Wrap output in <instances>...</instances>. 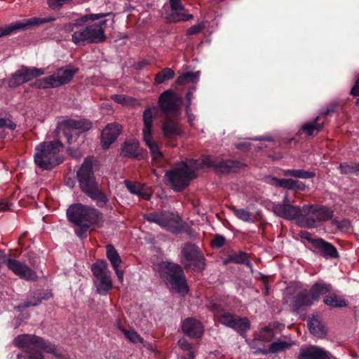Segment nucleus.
Returning a JSON list of instances; mask_svg holds the SVG:
<instances>
[{
	"label": "nucleus",
	"instance_id": "f257e3e1",
	"mask_svg": "<svg viewBox=\"0 0 359 359\" xmlns=\"http://www.w3.org/2000/svg\"><path fill=\"white\" fill-rule=\"evenodd\" d=\"M13 344L24 352L18 354L16 359H45L43 353H51L57 358H62V354L54 344L35 334H19L14 338Z\"/></svg>",
	"mask_w": 359,
	"mask_h": 359
},
{
	"label": "nucleus",
	"instance_id": "f03ea898",
	"mask_svg": "<svg viewBox=\"0 0 359 359\" xmlns=\"http://www.w3.org/2000/svg\"><path fill=\"white\" fill-rule=\"evenodd\" d=\"M68 220L79 227L75 233L80 238L86 236L93 224H97L103 220L102 212L95 208L76 203L70 205L67 210Z\"/></svg>",
	"mask_w": 359,
	"mask_h": 359
},
{
	"label": "nucleus",
	"instance_id": "7ed1b4c3",
	"mask_svg": "<svg viewBox=\"0 0 359 359\" xmlns=\"http://www.w3.org/2000/svg\"><path fill=\"white\" fill-rule=\"evenodd\" d=\"M77 177L81 190L93 201L99 208L107 205L109 198L95 181L93 172V163L90 159H86L77 172Z\"/></svg>",
	"mask_w": 359,
	"mask_h": 359
},
{
	"label": "nucleus",
	"instance_id": "20e7f679",
	"mask_svg": "<svg viewBox=\"0 0 359 359\" xmlns=\"http://www.w3.org/2000/svg\"><path fill=\"white\" fill-rule=\"evenodd\" d=\"M202 168L197 160L191 161L190 165L185 163H180L177 167L168 170L165 174L166 184L177 191L184 189L196 175V170Z\"/></svg>",
	"mask_w": 359,
	"mask_h": 359
},
{
	"label": "nucleus",
	"instance_id": "39448f33",
	"mask_svg": "<svg viewBox=\"0 0 359 359\" xmlns=\"http://www.w3.org/2000/svg\"><path fill=\"white\" fill-rule=\"evenodd\" d=\"M62 145L59 141L43 142L35 148L34 160L42 170H50L62 162L59 153Z\"/></svg>",
	"mask_w": 359,
	"mask_h": 359
},
{
	"label": "nucleus",
	"instance_id": "423d86ee",
	"mask_svg": "<svg viewBox=\"0 0 359 359\" xmlns=\"http://www.w3.org/2000/svg\"><path fill=\"white\" fill-rule=\"evenodd\" d=\"M161 278L172 290L182 294L188 292L186 278L182 267L174 263L162 262L160 264Z\"/></svg>",
	"mask_w": 359,
	"mask_h": 359
},
{
	"label": "nucleus",
	"instance_id": "0eeeda50",
	"mask_svg": "<svg viewBox=\"0 0 359 359\" xmlns=\"http://www.w3.org/2000/svg\"><path fill=\"white\" fill-rule=\"evenodd\" d=\"M158 109L157 107H147L143 112V141L149 149L154 161H159L163 158V154L158 144L152 136L153 121L157 116Z\"/></svg>",
	"mask_w": 359,
	"mask_h": 359
},
{
	"label": "nucleus",
	"instance_id": "6e6552de",
	"mask_svg": "<svg viewBox=\"0 0 359 359\" xmlns=\"http://www.w3.org/2000/svg\"><path fill=\"white\" fill-rule=\"evenodd\" d=\"M114 14L110 13H90L81 15L79 18L76 19L73 24L74 27L77 28L76 31L72 34V41L76 46H86L90 43L88 28L87 25L83 26L84 24L88 21H96L107 16H111V25L114 22Z\"/></svg>",
	"mask_w": 359,
	"mask_h": 359
},
{
	"label": "nucleus",
	"instance_id": "1a4fd4ad",
	"mask_svg": "<svg viewBox=\"0 0 359 359\" xmlns=\"http://www.w3.org/2000/svg\"><path fill=\"white\" fill-rule=\"evenodd\" d=\"M79 72L76 67H60L51 75L36 79L31 86L38 90L58 88L69 83Z\"/></svg>",
	"mask_w": 359,
	"mask_h": 359
},
{
	"label": "nucleus",
	"instance_id": "9d476101",
	"mask_svg": "<svg viewBox=\"0 0 359 359\" xmlns=\"http://www.w3.org/2000/svg\"><path fill=\"white\" fill-rule=\"evenodd\" d=\"M144 218L149 222H154L161 228L172 233H179L184 229L181 217L172 212L161 210L150 212L144 215Z\"/></svg>",
	"mask_w": 359,
	"mask_h": 359
},
{
	"label": "nucleus",
	"instance_id": "9b49d317",
	"mask_svg": "<svg viewBox=\"0 0 359 359\" xmlns=\"http://www.w3.org/2000/svg\"><path fill=\"white\" fill-rule=\"evenodd\" d=\"M180 262L186 269L201 271L205 268V257L194 244L187 243L181 250Z\"/></svg>",
	"mask_w": 359,
	"mask_h": 359
},
{
	"label": "nucleus",
	"instance_id": "f8f14e48",
	"mask_svg": "<svg viewBox=\"0 0 359 359\" xmlns=\"http://www.w3.org/2000/svg\"><path fill=\"white\" fill-rule=\"evenodd\" d=\"M212 310L215 312V318L226 327L239 332H245L250 327V323L246 318H241L228 312L221 313L220 308L217 305L212 306Z\"/></svg>",
	"mask_w": 359,
	"mask_h": 359
},
{
	"label": "nucleus",
	"instance_id": "ddd939ff",
	"mask_svg": "<svg viewBox=\"0 0 359 359\" xmlns=\"http://www.w3.org/2000/svg\"><path fill=\"white\" fill-rule=\"evenodd\" d=\"M202 168L203 166L212 168L216 172L220 173H229L236 172L245 166V165L239 161L232 160H224L217 157L205 156L199 161Z\"/></svg>",
	"mask_w": 359,
	"mask_h": 359
},
{
	"label": "nucleus",
	"instance_id": "4468645a",
	"mask_svg": "<svg viewBox=\"0 0 359 359\" xmlns=\"http://www.w3.org/2000/svg\"><path fill=\"white\" fill-rule=\"evenodd\" d=\"M182 104V97L174 91H163L158 97L159 107L167 116H178L181 114Z\"/></svg>",
	"mask_w": 359,
	"mask_h": 359
},
{
	"label": "nucleus",
	"instance_id": "2eb2a0df",
	"mask_svg": "<svg viewBox=\"0 0 359 359\" xmlns=\"http://www.w3.org/2000/svg\"><path fill=\"white\" fill-rule=\"evenodd\" d=\"M44 70L35 67L22 66L8 79L7 84L9 88H17L20 85L29 82L44 74Z\"/></svg>",
	"mask_w": 359,
	"mask_h": 359
},
{
	"label": "nucleus",
	"instance_id": "dca6fc26",
	"mask_svg": "<svg viewBox=\"0 0 359 359\" xmlns=\"http://www.w3.org/2000/svg\"><path fill=\"white\" fill-rule=\"evenodd\" d=\"M55 18H32L25 19L21 21H17L14 23L10 24L4 27H0V38L5 36L11 35L16 33L19 30L28 29L32 26L41 25L42 24L53 22Z\"/></svg>",
	"mask_w": 359,
	"mask_h": 359
},
{
	"label": "nucleus",
	"instance_id": "f3484780",
	"mask_svg": "<svg viewBox=\"0 0 359 359\" xmlns=\"http://www.w3.org/2000/svg\"><path fill=\"white\" fill-rule=\"evenodd\" d=\"M6 266L21 279L29 281H34L38 278L36 272L30 269L25 263L18 259L8 258L4 260Z\"/></svg>",
	"mask_w": 359,
	"mask_h": 359
},
{
	"label": "nucleus",
	"instance_id": "a211bd4d",
	"mask_svg": "<svg viewBox=\"0 0 359 359\" xmlns=\"http://www.w3.org/2000/svg\"><path fill=\"white\" fill-rule=\"evenodd\" d=\"M169 4L171 12L166 15V20L168 22H186L194 18L193 15L186 13L187 9L182 4V0H169Z\"/></svg>",
	"mask_w": 359,
	"mask_h": 359
},
{
	"label": "nucleus",
	"instance_id": "6ab92c4d",
	"mask_svg": "<svg viewBox=\"0 0 359 359\" xmlns=\"http://www.w3.org/2000/svg\"><path fill=\"white\" fill-rule=\"evenodd\" d=\"M97 20V22L87 25L90 44L100 43L107 39L105 29L109 20L102 18Z\"/></svg>",
	"mask_w": 359,
	"mask_h": 359
},
{
	"label": "nucleus",
	"instance_id": "aec40b11",
	"mask_svg": "<svg viewBox=\"0 0 359 359\" xmlns=\"http://www.w3.org/2000/svg\"><path fill=\"white\" fill-rule=\"evenodd\" d=\"M122 127L117 123H108L102 130L101 143L104 149H107L120 135Z\"/></svg>",
	"mask_w": 359,
	"mask_h": 359
},
{
	"label": "nucleus",
	"instance_id": "412c9836",
	"mask_svg": "<svg viewBox=\"0 0 359 359\" xmlns=\"http://www.w3.org/2000/svg\"><path fill=\"white\" fill-rule=\"evenodd\" d=\"M298 359H336L329 352L315 346L302 348Z\"/></svg>",
	"mask_w": 359,
	"mask_h": 359
},
{
	"label": "nucleus",
	"instance_id": "4be33fe9",
	"mask_svg": "<svg viewBox=\"0 0 359 359\" xmlns=\"http://www.w3.org/2000/svg\"><path fill=\"white\" fill-rule=\"evenodd\" d=\"M182 330L184 334L191 338H200L204 331L202 323L194 318H187L183 320Z\"/></svg>",
	"mask_w": 359,
	"mask_h": 359
},
{
	"label": "nucleus",
	"instance_id": "5701e85b",
	"mask_svg": "<svg viewBox=\"0 0 359 359\" xmlns=\"http://www.w3.org/2000/svg\"><path fill=\"white\" fill-rule=\"evenodd\" d=\"M121 155L124 157L135 158L140 160L146 156V151L140 148L138 141H128L123 144Z\"/></svg>",
	"mask_w": 359,
	"mask_h": 359
},
{
	"label": "nucleus",
	"instance_id": "b1692460",
	"mask_svg": "<svg viewBox=\"0 0 359 359\" xmlns=\"http://www.w3.org/2000/svg\"><path fill=\"white\" fill-rule=\"evenodd\" d=\"M272 210L276 215L286 219L298 218V214L300 212L299 206L291 204L274 203Z\"/></svg>",
	"mask_w": 359,
	"mask_h": 359
},
{
	"label": "nucleus",
	"instance_id": "393cba45",
	"mask_svg": "<svg viewBox=\"0 0 359 359\" xmlns=\"http://www.w3.org/2000/svg\"><path fill=\"white\" fill-rule=\"evenodd\" d=\"M312 244L320 250L321 255L324 257L337 258L339 257L337 248L323 238L312 240Z\"/></svg>",
	"mask_w": 359,
	"mask_h": 359
},
{
	"label": "nucleus",
	"instance_id": "a878e982",
	"mask_svg": "<svg viewBox=\"0 0 359 359\" xmlns=\"http://www.w3.org/2000/svg\"><path fill=\"white\" fill-rule=\"evenodd\" d=\"M106 249L107 257L112 265L118 280L122 283L123 280V273L118 269L119 265L121 263V257L112 245H107Z\"/></svg>",
	"mask_w": 359,
	"mask_h": 359
},
{
	"label": "nucleus",
	"instance_id": "bb28decb",
	"mask_svg": "<svg viewBox=\"0 0 359 359\" xmlns=\"http://www.w3.org/2000/svg\"><path fill=\"white\" fill-rule=\"evenodd\" d=\"M284 328V324L278 322L270 323L267 326L260 329V337L266 341H271L275 339V335L280 333Z\"/></svg>",
	"mask_w": 359,
	"mask_h": 359
},
{
	"label": "nucleus",
	"instance_id": "cd10ccee",
	"mask_svg": "<svg viewBox=\"0 0 359 359\" xmlns=\"http://www.w3.org/2000/svg\"><path fill=\"white\" fill-rule=\"evenodd\" d=\"M163 136L167 139H174L182 135V129L178 123L170 118H167L162 125Z\"/></svg>",
	"mask_w": 359,
	"mask_h": 359
},
{
	"label": "nucleus",
	"instance_id": "c85d7f7f",
	"mask_svg": "<svg viewBox=\"0 0 359 359\" xmlns=\"http://www.w3.org/2000/svg\"><path fill=\"white\" fill-rule=\"evenodd\" d=\"M61 126L66 130L75 129L85 132L92 128V123L88 119H68L62 121Z\"/></svg>",
	"mask_w": 359,
	"mask_h": 359
},
{
	"label": "nucleus",
	"instance_id": "c756f323",
	"mask_svg": "<svg viewBox=\"0 0 359 359\" xmlns=\"http://www.w3.org/2000/svg\"><path fill=\"white\" fill-rule=\"evenodd\" d=\"M313 301L314 300L312 299V296L311 295L310 297V294L307 292H300L293 297L292 302V309L294 311L298 312L302 306L312 305Z\"/></svg>",
	"mask_w": 359,
	"mask_h": 359
},
{
	"label": "nucleus",
	"instance_id": "7c9ffc66",
	"mask_svg": "<svg viewBox=\"0 0 359 359\" xmlns=\"http://www.w3.org/2000/svg\"><path fill=\"white\" fill-rule=\"evenodd\" d=\"M200 74L199 71L182 72L176 79L175 83L179 86L187 84H195L198 81Z\"/></svg>",
	"mask_w": 359,
	"mask_h": 359
},
{
	"label": "nucleus",
	"instance_id": "2f4dec72",
	"mask_svg": "<svg viewBox=\"0 0 359 359\" xmlns=\"http://www.w3.org/2000/svg\"><path fill=\"white\" fill-rule=\"evenodd\" d=\"M91 271L95 276V283H97L104 276H108L111 273L108 269L107 263L104 260H100L94 263L91 266Z\"/></svg>",
	"mask_w": 359,
	"mask_h": 359
},
{
	"label": "nucleus",
	"instance_id": "473e14b6",
	"mask_svg": "<svg viewBox=\"0 0 359 359\" xmlns=\"http://www.w3.org/2000/svg\"><path fill=\"white\" fill-rule=\"evenodd\" d=\"M299 213L298 214V218L301 217L306 222L308 227H314L316 224V220L313 218V211L315 207L312 205H305L300 208L299 206Z\"/></svg>",
	"mask_w": 359,
	"mask_h": 359
},
{
	"label": "nucleus",
	"instance_id": "72a5a7b5",
	"mask_svg": "<svg viewBox=\"0 0 359 359\" xmlns=\"http://www.w3.org/2000/svg\"><path fill=\"white\" fill-rule=\"evenodd\" d=\"M332 287L330 284H327L323 282L315 283L311 288L310 294L312 296V299L318 301L321 295L331 292Z\"/></svg>",
	"mask_w": 359,
	"mask_h": 359
},
{
	"label": "nucleus",
	"instance_id": "f704fd0d",
	"mask_svg": "<svg viewBox=\"0 0 359 359\" xmlns=\"http://www.w3.org/2000/svg\"><path fill=\"white\" fill-rule=\"evenodd\" d=\"M308 326L310 332L314 336L322 337L325 334L326 330L324 325L321 323L320 320L315 316L309 318L308 320Z\"/></svg>",
	"mask_w": 359,
	"mask_h": 359
},
{
	"label": "nucleus",
	"instance_id": "c9c22d12",
	"mask_svg": "<svg viewBox=\"0 0 359 359\" xmlns=\"http://www.w3.org/2000/svg\"><path fill=\"white\" fill-rule=\"evenodd\" d=\"M320 116L311 122L303 124L301 127V131L307 135H313L317 134L323 127V122L320 123Z\"/></svg>",
	"mask_w": 359,
	"mask_h": 359
},
{
	"label": "nucleus",
	"instance_id": "e433bc0d",
	"mask_svg": "<svg viewBox=\"0 0 359 359\" xmlns=\"http://www.w3.org/2000/svg\"><path fill=\"white\" fill-rule=\"evenodd\" d=\"M294 344V343L292 341H286L278 339L270 344L267 351L270 353H278L289 349Z\"/></svg>",
	"mask_w": 359,
	"mask_h": 359
},
{
	"label": "nucleus",
	"instance_id": "4c0bfd02",
	"mask_svg": "<svg viewBox=\"0 0 359 359\" xmlns=\"http://www.w3.org/2000/svg\"><path fill=\"white\" fill-rule=\"evenodd\" d=\"M175 75V73L172 69L165 67L156 74L154 79V84L158 86L159 84L163 83L165 81L173 79Z\"/></svg>",
	"mask_w": 359,
	"mask_h": 359
},
{
	"label": "nucleus",
	"instance_id": "58836bf2",
	"mask_svg": "<svg viewBox=\"0 0 359 359\" xmlns=\"http://www.w3.org/2000/svg\"><path fill=\"white\" fill-rule=\"evenodd\" d=\"M122 332L126 339H128L130 342L135 344H141L142 346L147 347L148 348L151 347V345L149 343L144 341L140 335L135 330H127L123 329L122 330Z\"/></svg>",
	"mask_w": 359,
	"mask_h": 359
},
{
	"label": "nucleus",
	"instance_id": "ea45409f",
	"mask_svg": "<svg viewBox=\"0 0 359 359\" xmlns=\"http://www.w3.org/2000/svg\"><path fill=\"white\" fill-rule=\"evenodd\" d=\"M126 186L128 190L133 194L137 195L138 196L144 198L146 200L149 199V194L145 192L143 187L140 184L132 183L129 181H125Z\"/></svg>",
	"mask_w": 359,
	"mask_h": 359
},
{
	"label": "nucleus",
	"instance_id": "a19ab883",
	"mask_svg": "<svg viewBox=\"0 0 359 359\" xmlns=\"http://www.w3.org/2000/svg\"><path fill=\"white\" fill-rule=\"evenodd\" d=\"M333 216V212L327 208L320 207L315 208L313 211V218L318 221H327L330 219Z\"/></svg>",
	"mask_w": 359,
	"mask_h": 359
},
{
	"label": "nucleus",
	"instance_id": "79ce46f5",
	"mask_svg": "<svg viewBox=\"0 0 359 359\" xmlns=\"http://www.w3.org/2000/svg\"><path fill=\"white\" fill-rule=\"evenodd\" d=\"M95 284L97 285V291L98 293L102 294H107L112 287L111 274L104 276V277Z\"/></svg>",
	"mask_w": 359,
	"mask_h": 359
},
{
	"label": "nucleus",
	"instance_id": "37998d69",
	"mask_svg": "<svg viewBox=\"0 0 359 359\" xmlns=\"http://www.w3.org/2000/svg\"><path fill=\"white\" fill-rule=\"evenodd\" d=\"M284 175L286 176H290L301 179H309L313 178L316 176V173L313 172H309L304 170H286L284 171Z\"/></svg>",
	"mask_w": 359,
	"mask_h": 359
},
{
	"label": "nucleus",
	"instance_id": "c03bdc74",
	"mask_svg": "<svg viewBox=\"0 0 359 359\" xmlns=\"http://www.w3.org/2000/svg\"><path fill=\"white\" fill-rule=\"evenodd\" d=\"M324 303L332 308H341L347 306L346 301L336 295L326 296L323 299Z\"/></svg>",
	"mask_w": 359,
	"mask_h": 359
},
{
	"label": "nucleus",
	"instance_id": "a18cd8bd",
	"mask_svg": "<svg viewBox=\"0 0 359 359\" xmlns=\"http://www.w3.org/2000/svg\"><path fill=\"white\" fill-rule=\"evenodd\" d=\"M112 99L116 102L128 107H135L139 104L135 99L122 94L113 95Z\"/></svg>",
	"mask_w": 359,
	"mask_h": 359
},
{
	"label": "nucleus",
	"instance_id": "49530a36",
	"mask_svg": "<svg viewBox=\"0 0 359 359\" xmlns=\"http://www.w3.org/2000/svg\"><path fill=\"white\" fill-rule=\"evenodd\" d=\"M232 211L233 214L236 215L237 218L245 222H253V216L252 212L248 211L246 209L241 208L238 209L236 208H232Z\"/></svg>",
	"mask_w": 359,
	"mask_h": 359
},
{
	"label": "nucleus",
	"instance_id": "de8ad7c7",
	"mask_svg": "<svg viewBox=\"0 0 359 359\" xmlns=\"http://www.w3.org/2000/svg\"><path fill=\"white\" fill-rule=\"evenodd\" d=\"M339 169L342 174H356L357 163L353 162L344 163L339 165Z\"/></svg>",
	"mask_w": 359,
	"mask_h": 359
},
{
	"label": "nucleus",
	"instance_id": "09e8293b",
	"mask_svg": "<svg viewBox=\"0 0 359 359\" xmlns=\"http://www.w3.org/2000/svg\"><path fill=\"white\" fill-rule=\"evenodd\" d=\"M41 298L39 297H32L29 299L25 301L23 304L22 305V307L25 309L30 306H36L41 304Z\"/></svg>",
	"mask_w": 359,
	"mask_h": 359
},
{
	"label": "nucleus",
	"instance_id": "8fccbe9b",
	"mask_svg": "<svg viewBox=\"0 0 359 359\" xmlns=\"http://www.w3.org/2000/svg\"><path fill=\"white\" fill-rule=\"evenodd\" d=\"M4 128H7L11 130H15L16 128V124L13 123L9 117L0 118V129Z\"/></svg>",
	"mask_w": 359,
	"mask_h": 359
},
{
	"label": "nucleus",
	"instance_id": "3c124183",
	"mask_svg": "<svg viewBox=\"0 0 359 359\" xmlns=\"http://www.w3.org/2000/svg\"><path fill=\"white\" fill-rule=\"evenodd\" d=\"M203 29L204 25L203 22H201L189 27L187 31V35H195L202 32Z\"/></svg>",
	"mask_w": 359,
	"mask_h": 359
},
{
	"label": "nucleus",
	"instance_id": "603ef678",
	"mask_svg": "<svg viewBox=\"0 0 359 359\" xmlns=\"http://www.w3.org/2000/svg\"><path fill=\"white\" fill-rule=\"evenodd\" d=\"M225 242V238L224 236L220 235H217L214 239L211 241V245L215 248H221L224 245Z\"/></svg>",
	"mask_w": 359,
	"mask_h": 359
},
{
	"label": "nucleus",
	"instance_id": "864d4df0",
	"mask_svg": "<svg viewBox=\"0 0 359 359\" xmlns=\"http://www.w3.org/2000/svg\"><path fill=\"white\" fill-rule=\"evenodd\" d=\"M178 346L184 351H190L191 344L184 338H181L178 341Z\"/></svg>",
	"mask_w": 359,
	"mask_h": 359
},
{
	"label": "nucleus",
	"instance_id": "5fc2aeb1",
	"mask_svg": "<svg viewBox=\"0 0 359 359\" xmlns=\"http://www.w3.org/2000/svg\"><path fill=\"white\" fill-rule=\"evenodd\" d=\"M231 259L235 263H243L247 259V255L245 252H240L231 257Z\"/></svg>",
	"mask_w": 359,
	"mask_h": 359
},
{
	"label": "nucleus",
	"instance_id": "6e6d98bb",
	"mask_svg": "<svg viewBox=\"0 0 359 359\" xmlns=\"http://www.w3.org/2000/svg\"><path fill=\"white\" fill-rule=\"evenodd\" d=\"M280 187L285 189H293V180L292 179H281Z\"/></svg>",
	"mask_w": 359,
	"mask_h": 359
},
{
	"label": "nucleus",
	"instance_id": "4d7b16f0",
	"mask_svg": "<svg viewBox=\"0 0 359 359\" xmlns=\"http://www.w3.org/2000/svg\"><path fill=\"white\" fill-rule=\"evenodd\" d=\"M266 182L271 185L280 187L281 179L277 178L276 177H269L266 178Z\"/></svg>",
	"mask_w": 359,
	"mask_h": 359
},
{
	"label": "nucleus",
	"instance_id": "13d9d810",
	"mask_svg": "<svg viewBox=\"0 0 359 359\" xmlns=\"http://www.w3.org/2000/svg\"><path fill=\"white\" fill-rule=\"evenodd\" d=\"M335 105L334 104H331L330 106H329L326 109H324V110H322L320 114V117L321 116H327L329 115L330 113H332L335 111Z\"/></svg>",
	"mask_w": 359,
	"mask_h": 359
},
{
	"label": "nucleus",
	"instance_id": "bf43d9fd",
	"mask_svg": "<svg viewBox=\"0 0 359 359\" xmlns=\"http://www.w3.org/2000/svg\"><path fill=\"white\" fill-rule=\"evenodd\" d=\"M305 184L302 182L293 180V189L294 190H304Z\"/></svg>",
	"mask_w": 359,
	"mask_h": 359
},
{
	"label": "nucleus",
	"instance_id": "052dcab7",
	"mask_svg": "<svg viewBox=\"0 0 359 359\" xmlns=\"http://www.w3.org/2000/svg\"><path fill=\"white\" fill-rule=\"evenodd\" d=\"M11 205V203H10L8 201H0V211H6L9 210L10 206Z\"/></svg>",
	"mask_w": 359,
	"mask_h": 359
},
{
	"label": "nucleus",
	"instance_id": "680f3d73",
	"mask_svg": "<svg viewBox=\"0 0 359 359\" xmlns=\"http://www.w3.org/2000/svg\"><path fill=\"white\" fill-rule=\"evenodd\" d=\"M236 147L239 149L248 150L249 149L250 145L246 142H241L237 144Z\"/></svg>",
	"mask_w": 359,
	"mask_h": 359
},
{
	"label": "nucleus",
	"instance_id": "e2e57ef3",
	"mask_svg": "<svg viewBox=\"0 0 359 359\" xmlns=\"http://www.w3.org/2000/svg\"><path fill=\"white\" fill-rule=\"evenodd\" d=\"M300 235H301V236L302 238H304L307 239L308 241H311L312 243V240L313 239L311 238V234L309 232H307V231H302L300 233Z\"/></svg>",
	"mask_w": 359,
	"mask_h": 359
},
{
	"label": "nucleus",
	"instance_id": "0e129e2a",
	"mask_svg": "<svg viewBox=\"0 0 359 359\" xmlns=\"http://www.w3.org/2000/svg\"><path fill=\"white\" fill-rule=\"evenodd\" d=\"M69 154L75 157V158H80L81 156V154L80 151H76V150H73L72 149H69Z\"/></svg>",
	"mask_w": 359,
	"mask_h": 359
},
{
	"label": "nucleus",
	"instance_id": "69168bd1",
	"mask_svg": "<svg viewBox=\"0 0 359 359\" xmlns=\"http://www.w3.org/2000/svg\"><path fill=\"white\" fill-rule=\"evenodd\" d=\"M191 99V93L190 92H189L187 93L188 104H187V106L186 107V110H187V114H189V105H190Z\"/></svg>",
	"mask_w": 359,
	"mask_h": 359
},
{
	"label": "nucleus",
	"instance_id": "338daca9",
	"mask_svg": "<svg viewBox=\"0 0 359 359\" xmlns=\"http://www.w3.org/2000/svg\"><path fill=\"white\" fill-rule=\"evenodd\" d=\"M280 204H290V199H289V197H288V194H286L284 197H283V201Z\"/></svg>",
	"mask_w": 359,
	"mask_h": 359
},
{
	"label": "nucleus",
	"instance_id": "774afa93",
	"mask_svg": "<svg viewBox=\"0 0 359 359\" xmlns=\"http://www.w3.org/2000/svg\"><path fill=\"white\" fill-rule=\"evenodd\" d=\"M342 224L344 226L348 227L350 226V222L348 220H343Z\"/></svg>",
	"mask_w": 359,
	"mask_h": 359
}]
</instances>
